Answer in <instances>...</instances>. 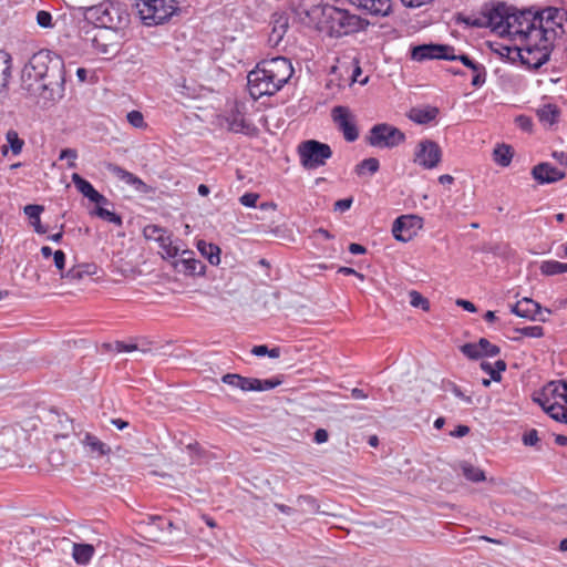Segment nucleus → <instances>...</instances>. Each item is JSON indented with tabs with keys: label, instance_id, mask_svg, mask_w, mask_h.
<instances>
[{
	"label": "nucleus",
	"instance_id": "nucleus-1",
	"mask_svg": "<svg viewBox=\"0 0 567 567\" xmlns=\"http://www.w3.org/2000/svg\"><path fill=\"white\" fill-rule=\"evenodd\" d=\"M21 89L44 107L60 101L65 91L63 60L49 50L34 53L22 70Z\"/></svg>",
	"mask_w": 567,
	"mask_h": 567
},
{
	"label": "nucleus",
	"instance_id": "nucleus-2",
	"mask_svg": "<svg viewBox=\"0 0 567 567\" xmlns=\"http://www.w3.org/2000/svg\"><path fill=\"white\" fill-rule=\"evenodd\" d=\"M291 61L285 56L262 60L247 75L250 96L258 100L274 95L282 89L293 74Z\"/></svg>",
	"mask_w": 567,
	"mask_h": 567
},
{
	"label": "nucleus",
	"instance_id": "nucleus-3",
	"mask_svg": "<svg viewBox=\"0 0 567 567\" xmlns=\"http://www.w3.org/2000/svg\"><path fill=\"white\" fill-rule=\"evenodd\" d=\"M320 12L322 20L319 23H324L329 29L331 35L337 38L353 33L361 29V19L349 13L346 9H340L329 4L328 2L322 4L321 2L316 6L312 10V14Z\"/></svg>",
	"mask_w": 567,
	"mask_h": 567
},
{
	"label": "nucleus",
	"instance_id": "nucleus-4",
	"mask_svg": "<svg viewBox=\"0 0 567 567\" xmlns=\"http://www.w3.org/2000/svg\"><path fill=\"white\" fill-rule=\"evenodd\" d=\"M536 29L534 39L538 37L554 45L557 38L567 33V10L555 7L536 10Z\"/></svg>",
	"mask_w": 567,
	"mask_h": 567
},
{
	"label": "nucleus",
	"instance_id": "nucleus-5",
	"mask_svg": "<svg viewBox=\"0 0 567 567\" xmlns=\"http://www.w3.org/2000/svg\"><path fill=\"white\" fill-rule=\"evenodd\" d=\"M86 18L103 29H118L128 20L122 2H97L86 9Z\"/></svg>",
	"mask_w": 567,
	"mask_h": 567
},
{
	"label": "nucleus",
	"instance_id": "nucleus-6",
	"mask_svg": "<svg viewBox=\"0 0 567 567\" xmlns=\"http://www.w3.org/2000/svg\"><path fill=\"white\" fill-rule=\"evenodd\" d=\"M511 13L512 9L506 7V2H496V6L488 10V12L482 18L458 14L456 21L462 22L467 27H489L503 34L507 33Z\"/></svg>",
	"mask_w": 567,
	"mask_h": 567
},
{
	"label": "nucleus",
	"instance_id": "nucleus-7",
	"mask_svg": "<svg viewBox=\"0 0 567 567\" xmlns=\"http://www.w3.org/2000/svg\"><path fill=\"white\" fill-rule=\"evenodd\" d=\"M298 154L303 168L316 169L326 165L333 153L330 145L317 140H307L299 144Z\"/></svg>",
	"mask_w": 567,
	"mask_h": 567
},
{
	"label": "nucleus",
	"instance_id": "nucleus-8",
	"mask_svg": "<svg viewBox=\"0 0 567 567\" xmlns=\"http://www.w3.org/2000/svg\"><path fill=\"white\" fill-rule=\"evenodd\" d=\"M405 141V134L398 127L388 123H378L373 125L368 135L365 142L371 147L375 148H394Z\"/></svg>",
	"mask_w": 567,
	"mask_h": 567
},
{
	"label": "nucleus",
	"instance_id": "nucleus-9",
	"mask_svg": "<svg viewBox=\"0 0 567 567\" xmlns=\"http://www.w3.org/2000/svg\"><path fill=\"white\" fill-rule=\"evenodd\" d=\"M553 49V44L544 43L543 39L538 40V37L534 39L532 34L524 41L523 47L518 50V55L523 64L532 69H539L549 60Z\"/></svg>",
	"mask_w": 567,
	"mask_h": 567
},
{
	"label": "nucleus",
	"instance_id": "nucleus-10",
	"mask_svg": "<svg viewBox=\"0 0 567 567\" xmlns=\"http://www.w3.org/2000/svg\"><path fill=\"white\" fill-rule=\"evenodd\" d=\"M135 7L146 27L163 24L178 11L172 2H135Z\"/></svg>",
	"mask_w": 567,
	"mask_h": 567
},
{
	"label": "nucleus",
	"instance_id": "nucleus-11",
	"mask_svg": "<svg viewBox=\"0 0 567 567\" xmlns=\"http://www.w3.org/2000/svg\"><path fill=\"white\" fill-rule=\"evenodd\" d=\"M143 235L147 240H154L162 249V257L165 259L175 258L179 255L182 241L173 240L172 233L158 225H146Z\"/></svg>",
	"mask_w": 567,
	"mask_h": 567
},
{
	"label": "nucleus",
	"instance_id": "nucleus-12",
	"mask_svg": "<svg viewBox=\"0 0 567 567\" xmlns=\"http://www.w3.org/2000/svg\"><path fill=\"white\" fill-rule=\"evenodd\" d=\"M536 10L524 9L513 10L509 18L508 30L506 34L518 35L522 40H527L536 31Z\"/></svg>",
	"mask_w": 567,
	"mask_h": 567
},
{
	"label": "nucleus",
	"instance_id": "nucleus-13",
	"mask_svg": "<svg viewBox=\"0 0 567 567\" xmlns=\"http://www.w3.org/2000/svg\"><path fill=\"white\" fill-rule=\"evenodd\" d=\"M331 118L347 142L352 143L359 138L357 118L350 107L344 105L333 106L331 110Z\"/></svg>",
	"mask_w": 567,
	"mask_h": 567
},
{
	"label": "nucleus",
	"instance_id": "nucleus-14",
	"mask_svg": "<svg viewBox=\"0 0 567 567\" xmlns=\"http://www.w3.org/2000/svg\"><path fill=\"white\" fill-rule=\"evenodd\" d=\"M442 159L439 144L431 140H422L415 147L414 163L424 169L435 168Z\"/></svg>",
	"mask_w": 567,
	"mask_h": 567
},
{
	"label": "nucleus",
	"instance_id": "nucleus-15",
	"mask_svg": "<svg viewBox=\"0 0 567 567\" xmlns=\"http://www.w3.org/2000/svg\"><path fill=\"white\" fill-rule=\"evenodd\" d=\"M423 227V219L416 215H401L392 225L393 237L398 241L408 243Z\"/></svg>",
	"mask_w": 567,
	"mask_h": 567
},
{
	"label": "nucleus",
	"instance_id": "nucleus-16",
	"mask_svg": "<svg viewBox=\"0 0 567 567\" xmlns=\"http://www.w3.org/2000/svg\"><path fill=\"white\" fill-rule=\"evenodd\" d=\"M453 47L447 44H421L412 48L411 59L417 62L427 60H447L454 61L455 55H446V51H452Z\"/></svg>",
	"mask_w": 567,
	"mask_h": 567
},
{
	"label": "nucleus",
	"instance_id": "nucleus-17",
	"mask_svg": "<svg viewBox=\"0 0 567 567\" xmlns=\"http://www.w3.org/2000/svg\"><path fill=\"white\" fill-rule=\"evenodd\" d=\"M544 412H546L553 420L567 424V408L543 389V391L534 398Z\"/></svg>",
	"mask_w": 567,
	"mask_h": 567
},
{
	"label": "nucleus",
	"instance_id": "nucleus-18",
	"mask_svg": "<svg viewBox=\"0 0 567 567\" xmlns=\"http://www.w3.org/2000/svg\"><path fill=\"white\" fill-rule=\"evenodd\" d=\"M532 176L539 185H546L564 179L566 173L548 162H543L532 168Z\"/></svg>",
	"mask_w": 567,
	"mask_h": 567
},
{
	"label": "nucleus",
	"instance_id": "nucleus-19",
	"mask_svg": "<svg viewBox=\"0 0 567 567\" xmlns=\"http://www.w3.org/2000/svg\"><path fill=\"white\" fill-rule=\"evenodd\" d=\"M228 130L234 133L255 135L257 127L246 118L244 112L236 105L226 116Z\"/></svg>",
	"mask_w": 567,
	"mask_h": 567
},
{
	"label": "nucleus",
	"instance_id": "nucleus-20",
	"mask_svg": "<svg viewBox=\"0 0 567 567\" xmlns=\"http://www.w3.org/2000/svg\"><path fill=\"white\" fill-rule=\"evenodd\" d=\"M237 383L238 389L248 392V391H256V392H264L272 390L277 386H279L282 383V380L279 378H272V379H257V378H247L238 374L237 377Z\"/></svg>",
	"mask_w": 567,
	"mask_h": 567
},
{
	"label": "nucleus",
	"instance_id": "nucleus-21",
	"mask_svg": "<svg viewBox=\"0 0 567 567\" xmlns=\"http://www.w3.org/2000/svg\"><path fill=\"white\" fill-rule=\"evenodd\" d=\"M512 313L516 315L517 317L533 320V321H540L546 322V318H540L539 315L543 311V308L540 305L533 299L529 298H523L522 300L517 301L515 305L511 307Z\"/></svg>",
	"mask_w": 567,
	"mask_h": 567
},
{
	"label": "nucleus",
	"instance_id": "nucleus-22",
	"mask_svg": "<svg viewBox=\"0 0 567 567\" xmlns=\"http://www.w3.org/2000/svg\"><path fill=\"white\" fill-rule=\"evenodd\" d=\"M179 255L182 258L176 264V266H181L179 271L187 276H202L205 274V264L195 258V252L193 250L183 249L181 247Z\"/></svg>",
	"mask_w": 567,
	"mask_h": 567
},
{
	"label": "nucleus",
	"instance_id": "nucleus-23",
	"mask_svg": "<svg viewBox=\"0 0 567 567\" xmlns=\"http://www.w3.org/2000/svg\"><path fill=\"white\" fill-rule=\"evenodd\" d=\"M71 179L76 189L90 202L95 203L97 205L109 204L107 198L104 195L100 194L89 181L83 178L78 173H73Z\"/></svg>",
	"mask_w": 567,
	"mask_h": 567
},
{
	"label": "nucleus",
	"instance_id": "nucleus-24",
	"mask_svg": "<svg viewBox=\"0 0 567 567\" xmlns=\"http://www.w3.org/2000/svg\"><path fill=\"white\" fill-rule=\"evenodd\" d=\"M454 61L462 62L463 65L468 68V71H472L473 78L471 84L474 87H482L486 83L487 71L484 64L474 61L467 54L455 55Z\"/></svg>",
	"mask_w": 567,
	"mask_h": 567
},
{
	"label": "nucleus",
	"instance_id": "nucleus-25",
	"mask_svg": "<svg viewBox=\"0 0 567 567\" xmlns=\"http://www.w3.org/2000/svg\"><path fill=\"white\" fill-rule=\"evenodd\" d=\"M109 171L112 174H114L117 178H120L122 182L132 186L135 190L144 194L150 193L151 187L146 183H144L138 176L124 169L123 167L115 164H111L109 166Z\"/></svg>",
	"mask_w": 567,
	"mask_h": 567
},
{
	"label": "nucleus",
	"instance_id": "nucleus-26",
	"mask_svg": "<svg viewBox=\"0 0 567 567\" xmlns=\"http://www.w3.org/2000/svg\"><path fill=\"white\" fill-rule=\"evenodd\" d=\"M271 32L268 42L271 47H277L281 42L288 29V17L285 13H275L271 18Z\"/></svg>",
	"mask_w": 567,
	"mask_h": 567
},
{
	"label": "nucleus",
	"instance_id": "nucleus-27",
	"mask_svg": "<svg viewBox=\"0 0 567 567\" xmlns=\"http://www.w3.org/2000/svg\"><path fill=\"white\" fill-rule=\"evenodd\" d=\"M44 207L38 204H29L24 206L23 213L30 219V224L33 227L34 231L39 235H44L48 233V227L43 226L41 223V214L43 213Z\"/></svg>",
	"mask_w": 567,
	"mask_h": 567
},
{
	"label": "nucleus",
	"instance_id": "nucleus-28",
	"mask_svg": "<svg viewBox=\"0 0 567 567\" xmlns=\"http://www.w3.org/2000/svg\"><path fill=\"white\" fill-rule=\"evenodd\" d=\"M439 115L436 106L426 105L423 107H414L410 111V120L416 124H429Z\"/></svg>",
	"mask_w": 567,
	"mask_h": 567
},
{
	"label": "nucleus",
	"instance_id": "nucleus-29",
	"mask_svg": "<svg viewBox=\"0 0 567 567\" xmlns=\"http://www.w3.org/2000/svg\"><path fill=\"white\" fill-rule=\"evenodd\" d=\"M95 554V548L91 544L74 543L72 546V557L80 566H86L92 560Z\"/></svg>",
	"mask_w": 567,
	"mask_h": 567
},
{
	"label": "nucleus",
	"instance_id": "nucleus-30",
	"mask_svg": "<svg viewBox=\"0 0 567 567\" xmlns=\"http://www.w3.org/2000/svg\"><path fill=\"white\" fill-rule=\"evenodd\" d=\"M104 33H100L94 35L90 42L91 48L96 54H105L114 56L118 52V47L116 44H111L105 42Z\"/></svg>",
	"mask_w": 567,
	"mask_h": 567
},
{
	"label": "nucleus",
	"instance_id": "nucleus-31",
	"mask_svg": "<svg viewBox=\"0 0 567 567\" xmlns=\"http://www.w3.org/2000/svg\"><path fill=\"white\" fill-rule=\"evenodd\" d=\"M82 444L90 453L96 454L97 456L106 455L110 452V447L91 433H85Z\"/></svg>",
	"mask_w": 567,
	"mask_h": 567
},
{
	"label": "nucleus",
	"instance_id": "nucleus-32",
	"mask_svg": "<svg viewBox=\"0 0 567 567\" xmlns=\"http://www.w3.org/2000/svg\"><path fill=\"white\" fill-rule=\"evenodd\" d=\"M482 371L489 375L491 380L494 382H499L502 380V373L506 370V362L502 359L496 360L495 362L482 361L480 364Z\"/></svg>",
	"mask_w": 567,
	"mask_h": 567
},
{
	"label": "nucleus",
	"instance_id": "nucleus-33",
	"mask_svg": "<svg viewBox=\"0 0 567 567\" xmlns=\"http://www.w3.org/2000/svg\"><path fill=\"white\" fill-rule=\"evenodd\" d=\"M513 156V148L507 144H497L493 151V161L501 167L509 166Z\"/></svg>",
	"mask_w": 567,
	"mask_h": 567
},
{
	"label": "nucleus",
	"instance_id": "nucleus-34",
	"mask_svg": "<svg viewBox=\"0 0 567 567\" xmlns=\"http://www.w3.org/2000/svg\"><path fill=\"white\" fill-rule=\"evenodd\" d=\"M12 58L6 51L0 50V92L7 87L11 76Z\"/></svg>",
	"mask_w": 567,
	"mask_h": 567
},
{
	"label": "nucleus",
	"instance_id": "nucleus-35",
	"mask_svg": "<svg viewBox=\"0 0 567 567\" xmlns=\"http://www.w3.org/2000/svg\"><path fill=\"white\" fill-rule=\"evenodd\" d=\"M380 169V162L375 157L362 159L354 167V173L358 176H372Z\"/></svg>",
	"mask_w": 567,
	"mask_h": 567
},
{
	"label": "nucleus",
	"instance_id": "nucleus-36",
	"mask_svg": "<svg viewBox=\"0 0 567 567\" xmlns=\"http://www.w3.org/2000/svg\"><path fill=\"white\" fill-rule=\"evenodd\" d=\"M197 248L208 259L210 265L217 266L220 262V249L218 246L199 240Z\"/></svg>",
	"mask_w": 567,
	"mask_h": 567
},
{
	"label": "nucleus",
	"instance_id": "nucleus-37",
	"mask_svg": "<svg viewBox=\"0 0 567 567\" xmlns=\"http://www.w3.org/2000/svg\"><path fill=\"white\" fill-rule=\"evenodd\" d=\"M537 116L542 123L553 125L558 121L559 110L555 104L548 103L537 110Z\"/></svg>",
	"mask_w": 567,
	"mask_h": 567
},
{
	"label": "nucleus",
	"instance_id": "nucleus-38",
	"mask_svg": "<svg viewBox=\"0 0 567 567\" xmlns=\"http://www.w3.org/2000/svg\"><path fill=\"white\" fill-rule=\"evenodd\" d=\"M359 7L375 17H386L392 11L391 2H359Z\"/></svg>",
	"mask_w": 567,
	"mask_h": 567
},
{
	"label": "nucleus",
	"instance_id": "nucleus-39",
	"mask_svg": "<svg viewBox=\"0 0 567 567\" xmlns=\"http://www.w3.org/2000/svg\"><path fill=\"white\" fill-rule=\"evenodd\" d=\"M544 389L551 395V398L557 401L560 400L565 405H567V381H551Z\"/></svg>",
	"mask_w": 567,
	"mask_h": 567
},
{
	"label": "nucleus",
	"instance_id": "nucleus-40",
	"mask_svg": "<svg viewBox=\"0 0 567 567\" xmlns=\"http://www.w3.org/2000/svg\"><path fill=\"white\" fill-rule=\"evenodd\" d=\"M463 475L467 481L480 483L485 481V473L480 467L472 465L468 462H462L460 465Z\"/></svg>",
	"mask_w": 567,
	"mask_h": 567
},
{
	"label": "nucleus",
	"instance_id": "nucleus-41",
	"mask_svg": "<svg viewBox=\"0 0 567 567\" xmlns=\"http://www.w3.org/2000/svg\"><path fill=\"white\" fill-rule=\"evenodd\" d=\"M146 524L161 532H171L174 528V524L169 518L159 515L147 516Z\"/></svg>",
	"mask_w": 567,
	"mask_h": 567
},
{
	"label": "nucleus",
	"instance_id": "nucleus-42",
	"mask_svg": "<svg viewBox=\"0 0 567 567\" xmlns=\"http://www.w3.org/2000/svg\"><path fill=\"white\" fill-rule=\"evenodd\" d=\"M540 274L544 276H556L563 274V265L558 260H543L539 266Z\"/></svg>",
	"mask_w": 567,
	"mask_h": 567
},
{
	"label": "nucleus",
	"instance_id": "nucleus-43",
	"mask_svg": "<svg viewBox=\"0 0 567 567\" xmlns=\"http://www.w3.org/2000/svg\"><path fill=\"white\" fill-rule=\"evenodd\" d=\"M92 214L96 215L97 217H100L101 219L103 220H106L111 224H114L116 226H122L123 225V219L122 217L116 214L115 212H111L102 206H97L94 212H92Z\"/></svg>",
	"mask_w": 567,
	"mask_h": 567
},
{
	"label": "nucleus",
	"instance_id": "nucleus-44",
	"mask_svg": "<svg viewBox=\"0 0 567 567\" xmlns=\"http://www.w3.org/2000/svg\"><path fill=\"white\" fill-rule=\"evenodd\" d=\"M477 347H478V350H480V352H478L480 353V358H482V357L494 358V357H496L501 352V349H499L498 346L491 343L485 338H481L478 340Z\"/></svg>",
	"mask_w": 567,
	"mask_h": 567
},
{
	"label": "nucleus",
	"instance_id": "nucleus-45",
	"mask_svg": "<svg viewBox=\"0 0 567 567\" xmlns=\"http://www.w3.org/2000/svg\"><path fill=\"white\" fill-rule=\"evenodd\" d=\"M6 140L12 151V153L14 155H18L21 153L22 151V147L24 145V142L23 140H21L19 137V134L17 131L14 130H9L7 133H6Z\"/></svg>",
	"mask_w": 567,
	"mask_h": 567
},
{
	"label": "nucleus",
	"instance_id": "nucleus-46",
	"mask_svg": "<svg viewBox=\"0 0 567 567\" xmlns=\"http://www.w3.org/2000/svg\"><path fill=\"white\" fill-rule=\"evenodd\" d=\"M515 332L528 338H543L545 334L542 326H527L523 328H516Z\"/></svg>",
	"mask_w": 567,
	"mask_h": 567
},
{
	"label": "nucleus",
	"instance_id": "nucleus-47",
	"mask_svg": "<svg viewBox=\"0 0 567 567\" xmlns=\"http://www.w3.org/2000/svg\"><path fill=\"white\" fill-rule=\"evenodd\" d=\"M126 118H127V122L135 128H144L147 125L145 123L142 112H140L137 110H133V111L128 112L126 115Z\"/></svg>",
	"mask_w": 567,
	"mask_h": 567
},
{
	"label": "nucleus",
	"instance_id": "nucleus-48",
	"mask_svg": "<svg viewBox=\"0 0 567 567\" xmlns=\"http://www.w3.org/2000/svg\"><path fill=\"white\" fill-rule=\"evenodd\" d=\"M114 350L118 353L121 352H132V351H136V350H140L144 353H146L148 351V349L146 348H140L137 343H133V342H124V341H116L114 343Z\"/></svg>",
	"mask_w": 567,
	"mask_h": 567
},
{
	"label": "nucleus",
	"instance_id": "nucleus-49",
	"mask_svg": "<svg viewBox=\"0 0 567 567\" xmlns=\"http://www.w3.org/2000/svg\"><path fill=\"white\" fill-rule=\"evenodd\" d=\"M78 152L74 148H63L60 152L59 159H66L69 168L76 167Z\"/></svg>",
	"mask_w": 567,
	"mask_h": 567
},
{
	"label": "nucleus",
	"instance_id": "nucleus-50",
	"mask_svg": "<svg viewBox=\"0 0 567 567\" xmlns=\"http://www.w3.org/2000/svg\"><path fill=\"white\" fill-rule=\"evenodd\" d=\"M37 23L39 27L44 29H51L54 27L52 21V14L47 10H40L37 13Z\"/></svg>",
	"mask_w": 567,
	"mask_h": 567
},
{
	"label": "nucleus",
	"instance_id": "nucleus-51",
	"mask_svg": "<svg viewBox=\"0 0 567 567\" xmlns=\"http://www.w3.org/2000/svg\"><path fill=\"white\" fill-rule=\"evenodd\" d=\"M410 303L413 307H421L423 310H429V300L425 299L420 292L413 290L410 292Z\"/></svg>",
	"mask_w": 567,
	"mask_h": 567
},
{
	"label": "nucleus",
	"instance_id": "nucleus-52",
	"mask_svg": "<svg viewBox=\"0 0 567 567\" xmlns=\"http://www.w3.org/2000/svg\"><path fill=\"white\" fill-rule=\"evenodd\" d=\"M259 195L257 193H245L239 197V203L248 208H256Z\"/></svg>",
	"mask_w": 567,
	"mask_h": 567
},
{
	"label": "nucleus",
	"instance_id": "nucleus-53",
	"mask_svg": "<svg viewBox=\"0 0 567 567\" xmlns=\"http://www.w3.org/2000/svg\"><path fill=\"white\" fill-rule=\"evenodd\" d=\"M461 351L464 355L470 359H480V350L477 347V342L465 343L461 347Z\"/></svg>",
	"mask_w": 567,
	"mask_h": 567
},
{
	"label": "nucleus",
	"instance_id": "nucleus-54",
	"mask_svg": "<svg viewBox=\"0 0 567 567\" xmlns=\"http://www.w3.org/2000/svg\"><path fill=\"white\" fill-rule=\"evenodd\" d=\"M522 441H523L524 445H526V446L536 445L539 441L537 430L533 429V430H529L528 432L524 433Z\"/></svg>",
	"mask_w": 567,
	"mask_h": 567
},
{
	"label": "nucleus",
	"instance_id": "nucleus-55",
	"mask_svg": "<svg viewBox=\"0 0 567 567\" xmlns=\"http://www.w3.org/2000/svg\"><path fill=\"white\" fill-rule=\"evenodd\" d=\"M515 123L517 124V126L519 128H522L525 132H529L533 128V121L527 115L522 114V115L516 116Z\"/></svg>",
	"mask_w": 567,
	"mask_h": 567
},
{
	"label": "nucleus",
	"instance_id": "nucleus-56",
	"mask_svg": "<svg viewBox=\"0 0 567 567\" xmlns=\"http://www.w3.org/2000/svg\"><path fill=\"white\" fill-rule=\"evenodd\" d=\"M65 254L62 250H55L53 254L54 266L58 270L62 271L65 267Z\"/></svg>",
	"mask_w": 567,
	"mask_h": 567
},
{
	"label": "nucleus",
	"instance_id": "nucleus-57",
	"mask_svg": "<svg viewBox=\"0 0 567 567\" xmlns=\"http://www.w3.org/2000/svg\"><path fill=\"white\" fill-rule=\"evenodd\" d=\"M361 73H362V71H361V68L359 65V62L355 61V64H354V68H353V71H352V75H351L352 82H357V83H360L362 85L365 84L368 82V78L360 79Z\"/></svg>",
	"mask_w": 567,
	"mask_h": 567
},
{
	"label": "nucleus",
	"instance_id": "nucleus-58",
	"mask_svg": "<svg viewBox=\"0 0 567 567\" xmlns=\"http://www.w3.org/2000/svg\"><path fill=\"white\" fill-rule=\"evenodd\" d=\"M352 202V198L339 199L334 203V210L346 212L350 209Z\"/></svg>",
	"mask_w": 567,
	"mask_h": 567
},
{
	"label": "nucleus",
	"instance_id": "nucleus-59",
	"mask_svg": "<svg viewBox=\"0 0 567 567\" xmlns=\"http://www.w3.org/2000/svg\"><path fill=\"white\" fill-rule=\"evenodd\" d=\"M237 377V373H227L223 375L221 382L231 388L238 389Z\"/></svg>",
	"mask_w": 567,
	"mask_h": 567
},
{
	"label": "nucleus",
	"instance_id": "nucleus-60",
	"mask_svg": "<svg viewBox=\"0 0 567 567\" xmlns=\"http://www.w3.org/2000/svg\"><path fill=\"white\" fill-rule=\"evenodd\" d=\"M329 439V434L327 432V430L324 429H318L316 432H315V435H313V441L317 443V444H322V443H326Z\"/></svg>",
	"mask_w": 567,
	"mask_h": 567
},
{
	"label": "nucleus",
	"instance_id": "nucleus-61",
	"mask_svg": "<svg viewBox=\"0 0 567 567\" xmlns=\"http://www.w3.org/2000/svg\"><path fill=\"white\" fill-rule=\"evenodd\" d=\"M470 432V427L467 425H457L454 431L451 432L452 436L463 437L467 435Z\"/></svg>",
	"mask_w": 567,
	"mask_h": 567
},
{
	"label": "nucleus",
	"instance_id": "nucleus-62",
	"mask_svg": "<svg viewBox=\"0 0 567 567\" xmlns=\"http://www.w3.org/2000/svg\"><path fill=\"white\" fill-rule=\"evenodd\" d=\"M456 305L462 307L464 310H466L468 312H475L476 311L475 305L473 302L468 301V300L458 299L456 301Z\"/></svg>",
	"mask_w": 567,
	"mask_h": 567
},
{
	"label": "nucleus",
	"instance_id": "nucleus-63",
	"mask_svg": "<svg viewBox=\"0 0 567 567\" xmlns=\"http://www.w3.org/2000/svg\"><path fill=\"white\" fill-rule=\"evenodd\" d=\"M250 352L256 357H265L268 353V347L265 344L255 346Z\"/></svg>",
	"mask_w": 567,
	"mask_h": 567
},
{
	"label": "nucleus",
	"instance_id": "nucleus-64",
	"mask_svg": "<svg viewBox=\"0 0 567 567\" xmlns=\"http://www.w3.org/2000/svg\"><path fill=\"white\" fill-rule=\"evenodd\" d=\"M349 251L353 255H362L367 251V249L364 246L360 244L352 243L349 246Z\"/></svg>",
	"mask_w": 567,
	"mask_h": 567
}]
</instances>
